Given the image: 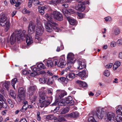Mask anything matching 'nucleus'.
<instances>
[{
    "instance_id": "nucleus-28",
    "label": "nucleus",
    "mask_w": 122,
    "mask_h": 122,
    "mask_svg": "<svg viewBox=\"0 0 122 122\" xmlns=\"http://www.w3.org/2000/svg\"><path fill=\"white\" fill-rule=\"evenodd\" d=\"M70 63H67V65L68 66L65 69V71L69 72L70 71H72L71 69V66L70 64Z\"/></svg>"
},
{
    "instance_id": "nucleus-44",
    "label": "nucleus",
    "mask_w": 122,
    "mask_h": 122,
    "mask_svg": "<svg viewBox=\"0 0 122 122\" xmlns=\"http://www.w3.org/2000/svg\"><path fill=\"white\" fill-rule=\"evenodd\" d=\"M58 80L60 82H64L66 80V78L63 77H61L58 79Z\"/></svg>"
},
{
    "instance_id": "nucleus-50",
    "label": "nucleus",
    "mask_w": 122,
    "mask_h": 122,
    "mask_svg": "<svg viewBox=\"0 0 122 122\" xmlns=\"http://www.w3.org/2000/svg\"><path fill=\"white\" fill-rule=\"evenodd\" d=\"M52 62L53 63V66H56L58 63V60L57 59H55L52 61Z\"/></svg>"
},
{
    "instance_id": "nucleus-19",
    "label": "nucleus",
    "mask_w": 122,
    "mask_h": 122,
    "mask_svg": "<svg viewBox=\"0 0 122 122\" xmlns=\"http://www.w3.org/2000/svg\"><path fill=\"white\" fill-rule=\"evenodd\" d=\"M107 118L109 121H113L115 117L114 114L112 112H109L107 115Z\"/></svg>"
},
{
    "instance_id": "nucleus-48",
    "label": "nucleus",
    "mask_w": 122,
    "mask_h": 122,
    "mask_svg": "<svg viewBox=\"0 0 122 122\" xmlns=\"http://www.w3.org/2000/svg\"><path fill=\"white\" fill-rule=\"evenodd\" d=\"M77 15L79 19H82L85 16L84 14L81 13H79L77 14Z\"/></svg>"
},
{
    "instance_id": "nucleus-21",
    "label": "nucleus",
    "mask_w": 122,
    "mask_h": 122,
    "mask_svg": "<svg viewBox=\"0 0 122 122\" xmlns=\"http://www.w3.org/2000/svg\"><path fill=\"white\" fill-rule=\"evenodd\" d=\"M5 100L4 97L0 94V108L2 107V105L3 106L5 105V108L7 107V105L5 103H4L3 104L2 101H5Z\"/></svg>"
},
{
    "instance_id": "nucleus-60",
    "label": "nucleus",
    "mask_w": 122,
    "mask_h": 122,
    "mask_svg": "<svg viewBox=\"0 0 122 122\" xmlns=\"http://www.w3.org/2000/svg\"><path fill=\"white\" fill-rule=\"evenodd\" d=\"M106 21H110L111 20V18L110 17H108L105 18Z\"/></svg>"
},
{
    "instance_id": "nucleus-4",
    "label": "nucleus",
    "mask_w": 122,
    "mask_h": 122,
    "mask_svg": "<svg viewBox=\"0 0 122 122\" xmlns=\"http://www.w3.org/2000/svg\"><path fill=\"white\" fill-rule=\"evenodd\" d=\"M10 23V22L5 15H2L0 18V25L2 26H5V31L6 32L9 29Z\"/></svg>"
},
{
    "instance_id": "nucleus-11",
    "label": "nucleus",
    "mask_w": 122,
    "mask_h": 122,
    "mask_svg": "<svg viewBox=\"0 0 122 122\" xmlns=\"http://www.w3.org/2000/svg\"><path fill=\"white\" fill-rule=\"evenodd\" d=\"M67 63H73L76 60L74 58L73 54L72 53H70L68 54L67 56Z\"/></svg>"
},
{
    "instance_id": "nucleus-33",
    "label": "nucleus",
    "mask_w": 122,
    "mask_h": 122,
    "mask_svg": "<svg viewBox=\"0 0 122 122\" xmlns=\"http://www.w3.org/2000/svg\"><path fill=\"white\" fill-rule=\"evenodd\" d=\"M45 89V87H42L39 90V92L40 93L41 92L43 93L42 94V95L45 96V97L46 96V91L44 90V89Z\"/></svg>"
},
{
    "instance_id": "nucleus-26",
    "label": "nucleus",
    "mask_w": 122,
    "mask_h": 122,
    "mask_svg": "<svg viewBox=\"0 0 122 122\" xmlns=\"http://www.w3.org/2000/svg\"><path fill=\"white\" fill-rule=\"evenodd\" d=\"M36 86H32L30 87L28 91L30 94L32 95L33 94V92L36 91Z\"/></svg>"
},
{
    "instance_id": "nucleus-36",
    "label": "nucleus",
    "mask_w": 122,
    "mask_h": 122,
    "mask_svg": "<svg viewBox=\"0 0 122 122\" xmlns=\"http://www.w3.org/2000/svg\"><path fill=\"white\" fill-rule=\"evenodd\" d=\"M46 66L49 67H51L53 66V63L52 61L48 60L47 61Z\"/></svg>"
},
{
    "instance_id": "nucleus-30",
    "label": "nucleus",
    "mask_w": 122,
    "mask_h": 122,
    "mask_svg": "<svg viewBox=\"0 0 122 122\" xmlns=\"http://www.w3.org/2000/svg\"><path fill=\"white\" fill-rule=\"evenodd\" d=\"M66 0H52V2L54 4L62 3L65 1Z\"/></svg>"
},
{
    "instance_id": "nucleus-56",
    "label": "nucleus",
    "mask_w": 122,
    "mask_h": 122,
    "mask_svg": "<svg viewBox=\"0 0 122 122\" xmlns=\"http://www.w3.org/2000/svg\"><path fill=\"white\" fill-rule=\"evenodd\" d=\"M116 46V43L115 41L112 42L110 44V46L111 47H115Z\"/></svg>"
},
{
    "instance_id": "nucleus-12",
    "label": "nucleus",
    "mask_w": 122,
    "mask_h": 122,
    "mask_svg": "<svg viewBox=\"0 0 122 122\" xmlns=\"http://www.w3.org/2000/svg\"><path fill=\"white\" fill-rule=\"evenodd\" d=\"M57 95L58 96V99L59 100L65 95H67V92L64 90H57L56 91Z\"/></svg>"
},
{
    "instance_id": "nucleus-18",
    "label": "nucleus",
    "mask_w": 122,
    "mask_h": 122,
    "mask_svg": "<svg viewBox=\"0 0 122 122\" xmlns=\"http://www.w3.org/2000/svg\"><path fill=\"white\" fill-rule=\"evenodd\" d=\"M75 9L80 12H82L85 9V6L83 4H78L75 7Z\"/></svg>"
},
{
    "instance_id": "nucleus-52",
    "label": "nucleus",
    "mask_w": 122,
    "mask_h": 122,
    "mask_svg": "<svg viewBox=\"0 0 122 122\" xmlns=\"http://www.w3.org/2000/svg\"><path fill=\"white\" fill-rule=\"evenodd\" d=\"M113 64L110 63L108 64L106 66V67L107 68H111L113 66Z\"/></svg>"
},
{
    "instance_id": "nucleus-46",
    "label": "nucleus",
    "mask_w": 122,
    "mask_h": 122,
    "mask_svg": "<svg viewBox=\"0 0 122 122\" xmlns=\"http://www.w3.org/2000/svg\"><path fill=\"white\" fill-rule=\"evenodd\" d=\"M7 101L8 103L10 105V106L11 107H14V103H13L11 100L9 99L7 100Z\"/></svg>"
},
{
    "instance_id": "nucleus-58",
    "label": "nucleus",
    "mask_w": 122,
    "mask_h": 122,
    "mask_svg": "<svg viewBox=\"0 0 122 122\" xmlns=\"http://www.w3.org/2000/svg\"><path fill=\"white\" fill-rule=\"evenodd\" d=\"M33 72L30 73V76H34L37 74V73L36 71H32Z\"/></svg>"
},
{
    "instance_id": "nucleus-51",
    "label": "nucleus",
    "mask_w": 122,
    "mask_h": 122,
    "mask_svg": "<svg viewBox=\"0 0 122 122\" xmlns=\"http://www.w3.org/2000/svg\"><path fill=\"white\" fill-rule=\"evenodd\" d=\"M32 2H33V0H29L28 3V6L29 8H30L31 7Z\"/></svg>"
},
{
    "instance_id": "nucleus-8",
    "label": "nucleus",
    "mask_w": 122,
    "mask_h": 122,
    "mask_svg": "<svg viewBox=\"0 0 122 122\" xmlns=\"http://www.w3.org/2000/svg\"><path fill=\"white\" fill-rule=\"evenodd\" d=\"M76 75H77L83 80H84L88 76L87 71H86V68L84 69L82 71L78 72V73H75Z\"/></svg>"
},
{
    "instance_id": "nucleus-39",
    "label": "nucleus",
    "mask_w": 122,
    "mask_h": 122,
    "mask_svg": "<svg viewBox=\"0 0 122 122\" xmlns=\"http://www.w3.org/2000/svg\"><path fill=\"white\" fill-rule=\"evenodd\" d=\"M120 32V30L118 28H116L114 29L113 33L115 35L119 34Z\"/></svg>"
},
{
    "instance_id": "nucleus-15",
    "label": "nucleus",
    "mask_w": 122,
    "mask_h": 122,
    "mask_svg": "<svg viewBox=\"0 0 122 122\" xmlns=\"http://www.w3.org/2000/svg\"><path fill=\"white\" fill-rule=\"evenodd\" d=\"M34 26L32 22H30L29 24L28 29V32L29 34H32L33 33L34 31Z\"/></svg>"
},
{
    "instance_id": "nucleus-9",
    "label": "nucleus",
    "mask_w": 122,
    "mask_h": 122,
    "mask_svg": "<svg viewBox=\"0 0 122 122\" xmlns=\"http://www.w3.org/2000/svg\"><path fill=\"white\" fill-rule=\"evenodd\" d=\"M85 61V60H79L77 61L78 65L77 68L79 69L86 68Z\"/></svg>"
},
{
    "instance_id": "nucleus-2",
    "label": "nucleus",
    "mask_w": 122,
    "mask_h": 122,
    "mask_svg": "<svg viewBox=\"0 0 122 122\" xmlns=\"http://www.w3.org/2000/svg\"><path fill=\"white\" fill-rule=\"evenodd\" d=\"M45 17L49 22L45 23V25L46 30L48 32H51L53 29L56 28L57 24L52 20V18L48 14L45 15Z\"/></svg>"
},
{
    "instance_id": "nucleus-24",
    "label": "nucleus",
    "mask_w": 122,
    "mask_h": 122,
    "mask_svg": "<svg viewBox=\"0 0 122 122\" xmlns=\"http://www.w3.org/2000/svg\"><path fill=\"white\" fill-rule=\"evenodd\" d=\"M43 93L41 92L40 94V98L39 100V102L40 103H42L45 100V96L43 95Z\"/></svg>"
},
{
    "instance_id": "nucleus-54",
    "label": "nucleus",
    "mask_w": 122,
    "mask_h": 122,
    "mask_svg": "<svg viewBox=\"0 0 122 122\" xmlns=\"http://www.w3.org/2000/svg\"><path fill=\"white\" fill-rule=\"evenodd\" d=\"M53 81L51 78L49 79L47 81V84L50 85V84H52L53 83Z\"/></svg>"
},
{
    "instance_id": "nucleus-38",
    "label": "nucleus",
    "mask_w": 122,
    "mask_h": 122,
    "mask_svg": "<svg viewBox=\"0 0 122 122\" xmlns=\"http://www.w3.org/2000/svg\"><path fill=\"white\" fill-rule=\"evenodd\" d=\"M33 3L35 5H43L42 2H40L38 0H33Z\"/></svg>"
},
{
    "instance_id": "nucleus-13",
    "label": "nucleus",
    "mask_w": 122,
    "mask_h": 122,
    "mask_svg": "<svg viewBox=\"0 0 122 122\" xmlns=\"http://www.w3.org/2000/svg\"><path fill=\"white\" fill-rule=\"evenodd\" d=\"M103 108H100L97 110L96 115L98 118L101 119L104 116V112Z\"/></svg>"
},
{
    "instance_id": "nucleus-23",
    "label": "nucleus",
    "mask_w": 122,
    "mask_h": 122,
    "mask_svg": "<svg viewBox=\"0 0 122 122\" xmlns=\"http://www.w3.org/2000/svg\"><path fill=\"white\" fill-rule=\"evenodd\" d=\"M67 19L70 24L72 25H76L77 24L75 20L69 17H67Z\"/></svg>"
},
{
    "instance_id": "nucleus-3",
    "label": "nucleus",
    "mask_w": 122,
    "mask_h": 122,
    "mask_svg": "<svg viewBox=\"0 0 122 122\" xmlns=\"http://www.w3.org/2000/svg\"><path fill=\"white\" fill-rule=\"evenodd\" d=\"M36 26V28L35 36L36 40V41L38 40L40 41L42 40L41 36L43 32L44 28L42 24L40 22L37 23Z\"/></svg>"
},
{
    "instance_id": "nucleus-43",
    "label": "nucleus",
    "mask_w": 122,
    "mask_h": 122,
    "mask_svg": "<svg viewBox=\"0 0 122 122\" xmlns=\"http://www.w3.org/2000/svg\"><path fill=\"white\" fill-rule=\"evenodd\" d=\"M88 122H96L92 117H90L88 118Z\"/></svg>"
},
{
    "instance_id": "nucleus-49",
    "label": "nucleus",
    "mask_w": 122,
    "mask_h": 122,
    "mask_svg": "<svg viewBox=\"0 0 122 122\" xmlns=\"http://www.w3.org/2000/svg\"><path fill=\"white\" fill-rule=\"evenodd\" d=\"M104 75L107 76H109L110 75V73L108 70H106L104 73Z\"/></svg>"
},
{
    "instance_id": "nucleus-55",
    "label": "nucleus",
    "mask_w": 122,
    "mask_h": 122,
    "mask_svg": "<svg viewBox=\"0 0 122 122\" xmlns=\"http://www.w3.org/2000/svg\"><path fill=\"white\" fill-rule=\"evenodd\" d=\"M20 0H18L17 2H16V4L15 5V6L16 7H17L19 6L20 4Z\"/></svg>"
},
{
    "instance_id": "nucleus-45",
    "label": "nucleus",
    "mask_w": 122,
    "mask_h": 122,
    "mask_svg": "<svg viewBox=\"0 0 122 122\" xmlns=\"http://www.w3.org/2000/svg\"><path fill=\"white\" fill-rule=\"evenodd\" d=\"M30 11L29 10H27L25 8H24L22 10V12L24 14H29Z\"/></svg>"
},
{
    "instance_id": "nucleus-63",
    "label": "nucleus",
    "mask_w": 122,
    "mask_h": 122,
    "mask_svg": "<svg viewBox=\"0 0 122 122\" xmlns=\"http://www.w3.org/2000/svg\"><path fill=\"white\" fill-rule=\"evenodd\" d=\"M114 64L116 65L117 66L119 67L120 65V62L118 61H117L115 62Z\"/></svg>"
},
{
    "instance_id": "nucleus-62",
    "label": "nucleus",
    "mask_w": 122,
    "mask_h": 122,
    "mask_svg": "<svg viewBox=\"0 0 122 122\" xmlns=\"http://www.w3.org/2000/svg\"><path fill=\"white\" fill-rule=\"evenodd\" d=\"M68 11L70 13L72 14L74 13V10L72 9H68Z\"/></svg>"
},
{
    "instance_id": "nucleus-1",
    "label": "nucleus",
    "mask_w": 122,
    "mask_h": 122,
    "mask_svg": "<svg viewBox=\"0 0 122 122\" xmlns=\"http://www.w3.org/2000/svg\"><path fill=\"white\" fill-rule=\"evenodd\" d=\"M26 32L25 30L22 31L16 30L11 35L10 38V42L11 45L14 43L16 40L18 41L20 39H23L24 37V34Z\"/></svg>"
},
{
    "instance_id": "nucleus-41",
    "label": "nucleus",
    "mask_w": 122,
    "mask_h": 122,
    "mask_svg": "<svg viewBox=\"0 0 122 122\" xmlns=\"http://www.w3.org/2000/svg\"><path fill=\"white\" fill-rule=\"evenodd\" d=\"M55 117H54L51 115H49L47 116L46 117V119L48 120H54V118Z\"/></svg>"
},
{
    "instance_id": "nucleus-7",
    "label": "nucleus",
    "mask_w": 122,
    "mask_h": 122,
    "mask_svg": "<svg viewBox=\"0 0 122 122\" xmlns=\"http://www.w3.org/2000/svg\"><path fill=\"white\" fill-rule=\"evenodd\" d=\"M51 17H53L58 21H61L63 20V17L62 14L58 11H55L50 14ZM50 16V15H49ZM51 17V16H50Z\"/></svg>"
},
{
    "instance_id": "nucleus-64",
    "label": "nucleus",
    "mask_w": 122,
    "mask_h": 122,
    "mask_svg": "<svg viewBox=\"0 0 122 122\" xmlns=\"http://www.w3.org/2000/svg\"><path fill=\"white\" fill-rule=\"evenodd\" d=\"M19 122H27L26 119L24 118L22 119Z\"/></svg>"
},
{
    "instance_id": "nucleus-59",
    "label": "nucleus",
    "mask_w": 122,
    "mask_h": 122,
    "mask_svg": "<svg viewBox=\"0 0 122 122\" xmlns=\"http://www.w3.org/2000/svg\"><path fill=\"white\" fill-rule=\"evenodd\" d=\"M40 113L39 112H37V120L38 121H40L41 119V117L40 116Z\"/></svg>"
},
{
    "instance_id": "nucleus-20",
    "label": "nucleus",
    "mask_w": 122,
    "mask_h": 122,
    "mask_svg": "<svg viewBox=\"0 0 122 122\" xmlns=\"http://www.w3.org/2000/svg\"><path fill=\"white\" fill-rule=\"evenodd\" d=\"M51 102V101L49 99H46L41 104L40 107H46L49 105Z\"/></svg>"
},
{
    "instance_id": "nucleus-27",
    "label": "nucleus",
    "mask_w": 122,
    "mask_h": 122,
    "mask_svg": "<svg viewBox=\"0 0 122 122\" xmlns=\"http://www.w3.org/2000/svg\"><path fill=\"white\" fill-rule=\"evenodd\" d=\"M46 7L45 6L39 7L38 8L39 11L42 15H43L44 13V11L46 10Z\"/></svg>"
},
{
    "instance_id": "nucleus-16",
    "label": "nucleus",
    "mask_w": 122,
    "mask_h": 122,
    "mask_svg": "<svg viewBox=\"0 0 122 122\" xmlns=\"http://www.w3.org/2000/svg\"><path fill=\"white\" fill-rule=\"evenodd\" d=\"M66 117L65 115L58 116L57 117H55L54 118V121L56 122H60L62 121H66V119L64 118V117Z\"/></svg>"
},
{
    "instance_id": "nucleus-29",
    "label": "nucleus",
    "mask_w": 122,
    "mask_h": 122,
    "mask_svg": "<svg viewBox=\"0 0 122 122\" xmlns=\"http://www.w3.org/2000/svg\"><path fill=\"white\" fill-rule=\"evenodd\" d=\"M18 82V79L17 78H14L11 81V84L15 89V84Z\"/></svg>"
},
{
    "instance_id": "nucleus-32",
    "label": "nucleus",
    "mask_w": 122,
    "mask_h": 122,
    "mask_svg": "<svg viewBox=\"0 0 122 122\" xmlns=\"http://www.w3.org/2000/svg\"><path fill=\"white\" fill-rule=\"evenodd\" d=\"M37 67L39 69V71L41 70L44 69L46 68L45 66L42 63L38 64L37 65Z\"/></svg>"
},
{
    "instance_id": "nucleus-42",
    "label": "nucleus",
    "mask_w": 122,
    "mask_h": 122,
    "mask_svg": "<svg viewBox=\"0 0 122 122\" xmlns=\"http://www.w3.org/2000/svg\"><path fill=\"white\" fill-rule=\"evenodd\" d=\"M3 88L5 89L8 90L9 88V85L6 83H4L2 85Z\"/></svg>"
},
{
    "instance_id": "nucleus-22",
    "label": "nucleus",
    "mask_w": 122,
    "mask_h": 122,
    "mask_svg": "<svg viewBox=\"0 0 122 122\" xmlns=\"http://www.w3.org/2000/svg\"><path fill=\"white\" fill-rule=\"evenodd\" d=\"M76 82L79 84L80 86L82 87H87L88 86L87 84L84 82L80 80H77Z\"/></svg>"
},
{
    "instance_id": "nucleus-17",
    "label": "nucleus",
    "mask_w": 122,
    "mask_h": 122,
    "mask_svg": "<svg viewBox=\"0 0 122 122\" xmlns=\"http://www.w3.org/2000/svg\"><path fill=\"white\" fill-rule=\"evenodd\" d=\"M79 115V113L78 112H76L67 114L65 115V116L66 117H69L71 118H75L78 117Z\"/></svg>"
},
{
    "instance_id": "nucleus-53",
    "label": "nucleus",
    "mask_w": 122,
    "mask_h": 122,
    "mask_svg": "<svg viewBox=\"0 0 122 122\" xmlns=\"http://www.w3.org/2000/svg\"><path fill=\"white\" fill-rule=\"evenodd\" d=\"M117 43L118 45L122 44V39H120L118 40L117 41Z\"/></svg>"
},
{
    "instance_id": "nucleus-57",
    "label": "nucleus",
    "mask_w": 122,
    "mask_h": 122,
    "mask_svg": "<svg viewBox=\"0 0 122 122\" xmlns=\"http://www.w3.org/2000/svg\"><path fill=\"white\" fill-rule=\"evenodd\" d=\"M37 98V97L36 96H34L31 99V102L32 103H33L34 102H35L36 99Z\"/></svg>"
},
{
    "instance_id": "nucleus-5",
    "label": "nucleus",
    "mask_w": 122,
    "mask_h": 122,
    "mask_svg": "<svg viewBox=\"0 0 122 122\" xmlns=\"http://www.w3.org/2000/svg\"><path fill=\"white\" fill-rule=\"evenodd\" d=\"M116 112L117 114L116 117L115 122H122V107L119 106Z\"/></svg>"
},
{
    "instance_id": "nucleus-37",
    "label": "nucleus",
    "mask_w": 122,
    "mask_h": 122,
    "mask_svg": "<svg viewBox=\"0 0 122 122\" xmlns=\"http://www.w3.org/2000/svg\"><path fill=\"white\" fill-rule=\"evenodd\" d=\"M10 95L14 99L16 98V94L15 92L12 90H11L10 91Z\"/></svg>"
},
{
    "instance_id": "nucleus-40",
    "label": "nucleus",
    "mask_w": 122,
    "mask_h": 122,
    "mask_svg": "<svg viewBox=\"0 0 122 122\" xmlns=\"http://www.w3.org/2000/svg\"><path fill=\"white\" fill-rule=\"evenodd\" d=\"M66 104L65 99L62 100L60 101L59 104L61 106H64Z\"/></svg>"
},
{
    "instance_id": "nucleus-35",
    "label": "nucleus",
    "mask_w": 122,
    "mask_h": 122,
    "mask_svg": "<svg viewBox=\"0 0 122 122\" xmlns=\"http://www.w3.org/2000/svg\"><path fill=\"white\" fill-rule=\"evenodd\" d=\"M65 99L66 102V104H67L70 103L72 101V98L71 96H69L66 98Z\"/></svg>"
},
{
    "instance_id": "nucleus-6",
    "label": "nucleus",
    "mask_w": 122,
    "mask_h": 122,
    "mask_svg": "<svg viewBox=\"0 0 122 122\" xmlns=\"http://www.w3.org/2000/svg\"><path fill=\"white\" fill-rule=\"evenodd\" d=\"M25 91L22 87L20 88L18 91V96L17 97L18 101L20 102L25 99Z\"/></svg>"
},
{
    "instance_id": "nucleus-25",
    "label": "nucleus",
    "mask_w": 122,
    "mask_h": 122,
    "mask_svg": "<svg viewBox=\"0 0 122 122\" xmlns=\"http://www.w3.org/2000/svg\"><path fill=\"white\" fill-rule=\"evenodd\" d=\"M66 77L67 80L71 81L75 77V75L74 73H71L66 75Z\"/></svg>"
},
{
    "instance_id": "nucleus-14",
    "label": "nucleus",
    "mask_w": 122,
    "mask_h": 122,
    "mask_svg": "<svg viewBox=\"0 0 122 122\" xmlns=\"http://www.w3.org/2000/svg\"><path fill=\"white\" fill-rule=\"evenodd\" d=\"M66 64V61H65L64 59L60 58L59 59V61L58 63V66L62 68L64 67Z\"/></svg>"
},
{
    "instance_id": "nucleus-31",
    "label": "nucleus",
    "mask_w": 122,
    "mask_h": 122,
    "mask_svg": "<svg viewBox=\"0 0 122 122\" xmlns=\"http://www.w3.org/2000/svg\"><path fill=\"white\" fill-rule=\"evenodd\" d=\"M69 111V109L67 108L62 109L61 111L60 114H63L67 113Z\"/></svg>"
},
{
    "instance_id": "nucleus-10",
    "label": "nucleus",
    "mask_w": 122,
    "mask_h": 122,
    "mask_svg": "<svg viewBox=\"0 0 122 122\" xmlns=\"http://www.w3.org/2000/svg\"><path fill=\"white\" fill-rule=\"evenodd\" d=\"M25 33L24 34V37L23 39L21 40H23L24 39V38H25L27 45L29 46L33 43V41L31 36H29L27 35H26Z\"/></svg>"
},
{
    "instance_id": "nucleus-61",
    "label": "nucleus",
    "mask_w": 122,
    "mask_h": 122,
    "mask_svg": "<svg viewBox=\"0 0 122 122\" xmlns=\"http://www.w3.org/2000/svg\"><path fill=\"white\" fill-rule=\"evenodd\" d=\"M32 70V71H36L37 72V71H39V69H38V68H37L35 67H33Z\"/></svg>"
},
{
    "instance_id": "nucleus-47",
    "label": "nucleus",
    "mask_w": 122,
    "mask_h": 122,
    "mask_svg": "<svg viewBox=\"0 0 122 122\" xmlns=\"http://www.w3.org/2000/svg\"><path fill=\"white\" fill-rule=\"evenodd\" d=\"M46 79L44 78H41L39 79L40 81L42 83H45L46 81Z\"/></svg>"
},
{
    "instance_id": "nucleus-34",
    "label": "nucleus",
    "mask_w": 122,
    "mask_h": 122,
    "mask_svg": "<svg viewBox=\"0 0 122 122\" xmlns=\"http://www.w3.org/2000/svg\"><path fill=\"white\" fill-rule=\"evenodd\" d=\"M28 104L24 105L20 109V111L22 112H23L26 111L28 108Z\"/></svg>"
}]
</instances>
